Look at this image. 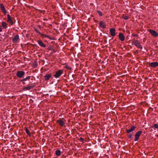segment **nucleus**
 I'll return each instance as SVG.
<instances>
[{
	"instance_id": "obj_31",
	"label": "nucleus",
	"mask_w": 158,
	"mask_h": 158,
	"mask_svg": "<svg viewBox=\"0 0 158 158\" xmlns=\"http://www.w3.org/2000/svg\"><path fill=\"white\" fill-rule=\"evenodd\" d=\"M2 28L1 26L0 25V32H1L2 31Z\"/></svg>"
},
{
	"instance_id": "obj_7",
	"label": "nucleus",
	"mask_w": 158,
	"mask_h": 158,
	"mask_svg": "<svg viewBox=\"0 0 158 158\" xmlns=\"http://www.w3.org/2000/svg\"><path fill=\"white\" fill-rule=\"evenodd\" d=\"M149 31L153 36L155 37H157L158 36V33L155 31L150 29L149 30Z\"/></svg>"
},
{
	"instance_id": "obj_16",
	"label": "nucleus",
	"mask_w": 158,
	"mask_h": 158,
	"mask_svg": "<svg viewBox=\"0 0 158 158\" xmlns=\"http://www.w3.org/2000/svg\"><path fill=\"white\" fill-rule=\"evenodd\" d=\"M37 43L40 47L43 48H45L46 47V45L41 40H38Z\"/></svg>"
},
{
	"instance_id": "obj_26",
	"label": "nucleus",
	"mask_w": 158,
	"mask_h": 158,
	"mask_svg": "<svg viewBox=\"0 0 158 158\" xmlns=\"http://www.w3.org/2000/svg\"><path fill=\"white\" fill-rule=\"evenodd\" d=\"M34 30L37 33H38L39 34H41V32L39 31V30L37 29L35 27H34Z\"/></svg>"
},
{
	"instance_id": "obj_3",
	"label": "nucleus",
	"mask_w": 158,
	"mask_h": 158,
	"mask_svg": "<svg viewBox=\"0 0 158 158\" xmlns=\"http://www.w3.org/2000/svg\"><path fill=\"white\" fill-rule=\"evenodd\" d=\"M25 74V72L22 71H19L16 74L17 77L20 78H22Z\"/></svg>"
},
{
	"instance_id": "obj_14",
	"label": "nucleus",
	"mask_w": 158,
	"mask_h": 158,
	"mask_svg": "<svg viewBox=\"0 0 158 158\" xmlns=\"http://www.w3.org/2000/svg\"><path fill=\"white\" fill-rule=\"evenodd\" d=\"M149 66L152 68H155L158 66V62H153L150 63Z\"/></svg>"
},
{
	"instance_id": "obj_18",
	"label": "nucleus",
	"mask_w": 158,
	"mask_h": 158,
	"mask_svg": "<svg viewBox=\"0 0 158 158\" xmlns=\"http://www.w3.org/2000/svg\"><path fill=\"white\" fill-rule=\"evenodd\" d=\"M19 37L18 35H16L12 39V41L13 43H16L19 40Z\"/></svg>"
},
{
	"instance_id": "obj_9",
	"label": "nucleus",
	"mask_w": 158,
	"mask_h": 158,
	"mask_svg": "<svg viewBox=\"0 0 158 158\" xmlns=\"http://www.w3.org/2000/svg\"><path fill=\"white\" fill-rule=\"evenodd\" d=\"M31 77L30 76H28L24 78L23 79H21L20 81L21 82H22V84L23 85H25L26 84L25 81H29Z\"/></svg>"
},
{
	"instance_id": "obj_8",
	"label": "nucleus",
	"mask_w": 158,
	"mask_h": 158,
	"mask_svg": "<svg viewBox=\"0 0 158 158\" xmlns=\"http://www.w3.org/2000/svg\"><path fill=\"white\" fill-rule=\"evenodd\" d=\"M136 127L135 126H132L130 129H127L126 130V132L127 133L129 134L134 131L136 129Z\"/></svg>"
},
{
	"instance_id": "obj_27",
	"label": "nucleus",
	"mask_w": 158,
	"mask_h": 158,
	"mask_svg": "<svg viewBox=\"0 0 158 158\" xmlns=\"http://www.w3.org/2000/svg\"><path fill=\"white\" fill-rule=\"evenodd\" d=\"M97 12L99 14L100 16H102L103 15L101 11L99 10H98L97 11Z\"/></svg>"
},
{
	"instance_id": "obj_24",
	"label": "nucleus",
	"mask_w": 158,
	"mask_h": 158,
	"mask_svg": "<svg viewBox=\"0 0 158 158\" xmlns=\"http://www.w3.org/2000/svg\"><path fill=\"white\" fill-rule=\"evenodd\" d=\"M122 18L125 20H127L128 19V16L126 15H123Z\"/></svg>"
},
{
	"instance_id": "obj_25",
	"label": "nucleus",
	"mask_w": 158,
	"mask_h": 158,
	"mask_svg": "<svg viewBox=\"0 0 158 158\" xmlns=\"http://www.w3.org/2000/svg\"><path fill=\"white\" fill-rule=\"evenodd\" d=\"M64 68H66L70 70H71L72 69V68L68 65H65V66L64 67Z\"/></svg>"
},
{
	"instance_id": "obj_4",
	"label": "nucleus",
	"mask_w": 158,
	"mask_h": 158,
	"mask_svg": "<svg viewBox=\"0 0 158 158\" xmlns=\"http://www.w3.org/2000/svg\"><path fill=\"white\" fill-rule=\"evenodd\" d=\"M142 133V131H139L136 133L135 135V139L134 141H137L141 135V134Z\"/></svg>"
},
{
	"instance_id": "obj_29",
	"label": "nucleus",
	"mask_w": 158,
	"mask_h": 158,
	"mask_svg": "<svg viewBox=\"0 0 158 158\" xmlns=\"http://www.w3.org/2000/svg\"><path fill=\"white\" fill-rule=\"evenodd\" d=\"M79 140L81 142H84V139L83 138H82V137L80 138Z\"/></svg>"
},
{
	"instance_id": "obj_15",
	"label": "nucleus",
	"mask_w": 158,
	"mask_h": 158,
	"mask_svg": "<svg viewBox=\"0 0 158 158\" xmlns=\"http://www.w3.org/2000/svg\"><path fill=\"white\" fill-rule=\"evenodd\" d=\"M99 26L102 28H105L106 27V25L105 22L102 21H100L99 22Z\"/></svg>"
},
{
	"instance_id": "obj_30",
	"label": "nucleus",
	"mask_w": 158,
	"mask_h": 158,
	"mask_svg": "<svg viewBox=\"0 0 158 158\" xmlns=\"http://www.w3.org/2000/svg\"><path fill=\"white\" fill-rule=\"evenodd\" d=\"M132 35L133 37H136L138 36V35L137 34H133Z\"/></svg>"
},
{
	"instance_id": "obj_1",
	"label": "nucleus",
	"mask_w": 158,
	"mask_h": 158,
	"mask_svg": "<svg viewBox=\"0 0 158 158\" xmlns=\"http://www.w3.org/2000/svg\"><path fill=\"white\" fill-rule=\"evenodd\" d=\"M66 120L63 118H60L56 121V123H58L59 125L61 127L65 126Z\"/></svg>"
},
{
	"instance_id": "obj_5",
	"label": "nucleus",
	"mask_w": 158,
	"mask_h": 158,
	"mask_svg": "<svg viewBox=\"0 0 158 158\" xmlns=\"http://www.w3.org/2000/svg\"><path fill=\"white\" fill-rule=\"evenodd\" d=\"M63 72V70L60 69L56 73L54 76L56 78H58L61 76Z\"/></svg>"
},
{
	"instance_id": "obj_11",
	"label": "nucleus",
	"mask_w": 158,
	"mask_h": 158,
	"mask_svg": "<svg viewBox=\"0 0 158 158\" xmlns=\"http://www.w3.org/2000/svg\"><path fill=\"white\" fill-rule=\"evenodd\" d=\"M34 86V85H33V84H31L30 85H28L27 86L24 87L23 89L26 90H30L32 89Z\"/></svg>"
},
{
	"instance_id": "obj_19",
	"label": "nucleus",
	"mask_w": 158,
	"mask_h": 158,
	"mask_svg": "<svg viewBox=\"0 0 158 158\" xmlns=\"http://www.w3.org/2000/svg\"><path fill=\"white\" fill-rule=\"evenodd\" d=\"M40 35L41 37L42 38H44V37H45V38H48L50 40L52 39L51 37L49 36L48 35H46V34H43L42 33H41V34Z\"/></svg>"
},
{
	"instance_id": "obj_6",
	"label": "nucleus",
	"mask_w": 158,
	"mask_h": 158,
	"mask_svg": "<svg viewBox=\"0 0 158 158\" xmlns=\"http://www.w3.org/2000/svg\"><path fill=\"white\" fill-rule=\"evenodd\" d=\"M7 21L11 25H12L14 24L12 20V18L9 14L7 15Z\"/></svg>"
},
{
	"instance_id": "obj_12",
	"label": "nucleus",
	"mask_w": 158,
	"mask_h": 158,
	"mask_svg": "<svg viewBox=\"0 0 158 158\" xmlns=\"http://www.w3.org/2000/svg\"><path fill=\"white\" fill-rule=\"evenodd\" d=\"M115 29L114 28H111L110 30V33L111 35L113 37L116 35Z\"/></svg>"
},
{
	"instance_id": "obj_20",
	"label": "nucleus",
	"mask_w": 158,
	"mask_h": 158,
	"mask_svg": "<svg viewBox=\"0 0 158 158\" xmlns=\"http://www.w3.org/2000/svg\"><path fill=\"white\" fill-rule=\"evenodd\" d=\"M24 129L25 130L26 133L28 135L29 137H31V133L30 132L29 130L28 129L27 127H25Z\"/></svg>"
},
{
	"instance_id": "obj_17",
	"label": "nucleus",
	"mask_w": 158,
	"mask_h": 158,
	"mask_svg": "<svg viewBox=\"0 0 158 158\" xmlns=\"http://www.w3.org/2000/svg\"><path fill=\"white\" fill-rule=\"evenodd\" d=\"M118 37L120 40L122 41H123L125 40V36L122 33H119L118 35Z\"/></svg>"
},
{
	"instance_id": "obj_13",
	"label": "nucleus",
	"mask_w": 158,
	"mask_h": 158,
	"mask_svg": "<svg viewBox=\"0 0 158 158\" xmlns=\"http://www.w3.org/2000/svg\"><path fill=\"white\" fill-rule=\"evenodd\" d=\"M52 76V74L50 73L49 74H46L44 76V79L45 81H48L50 79Z\"/></svg>"
},
{
	"instance_id": "obj_28",
	"label": "nucleus",
	"mask_w": 158,
	"mask_h": 158,
	"mask_svg": "<svg viewBox=\"0 0 158 158\" xmlns=\"http://www.w3.org/2000/svg\"><path fill=\"white\" fill-rule=\"evenodd\" d=\"M128 137L129 139H131L132 138V134H128Z\"/></svg>"
},
{
	"instance_id": "obj_23",
	"label": "nucleus",
	"mask_w": 158,
	"mask_h": 158,
	"mask_svg": "<svg viewBox=\"0 0 158 158\" xmlns=\"http://www.w3.org/2000/svg\"><path fill=\"white\" fill-rule=\"evenodd\" d=\"M151 128H158V125L157 124L155 123L151 127Z\"/></svg>"
},
{
	"instance_id": "obj_32",
	"label": "nucleus",
	"mask_w": 158,
	"mask_h": 158,
	"mask_svg": "<svg viewBox=\"0 0 158 158\" xmlns=\"http://www.w3.org/2000/svg\"><path fill=\"white\" fill-rule=\"evenodd\" d=\"M38 27L39 28L41 29L42 28V27L40 25H38Z\"/></svg>"
},
{
	"instance_id": "obj_33",
	"label": "nucleus",
	"mask_w": 158,
	"mask_h": 158,
	"mask_svg": "<svg viewBox=\"0 0 158 158\" xmlns=\"http://www.w3.org/2000/svg\"><path fill=\"white\" fill-rule=\"evenodd\" d=\"M51 49V48L50 47H48V50H50Z\"/></svg>"
},
{
	"instance_id": "obj_10",
	"label": "nucleus",
	"mask_w": 158,
	"mask_h": 158,
	"mask_svg": "<svg viewBox=\"0 0 158 158\" xmlns=\"http://www.w3.org/2000/svg\"><path fill=\"white\" fill-rule=\"evenodd\" d=\"M0 8L1 10L3 13L4 15H6V11L2 3L0 4Z\"/></svg>"
},
{
	"instance_id": "obj_22",
	"label": "nucleus",
	"mask_w": 158,
	"mask_h": 158,
	"mask_svg": "<svg viewBox=\"0 0 158 158\" xmlns=\"http://www.w3.org/2000/svg\"><path fill=\"white\" fill-rule=\"evenodd\" d=\"M61 151L58 149L55 151V154L58 156H60L61 155Z\"/></svg>"
},
{
	"instance_id": "obj_2",
	"label": "nucleus",
	"mask_w": 158,
	"mask_h": 158,
	"mask_svg": "<svg viewBox=\"0 0 158 158\" xmlns=\"http://www.w3.org/2000/svg\"><path fill=\"white\" fill-rule=\"evenodd\" d=\"M133 43L137 48L140 49H141L143 48V47L140 44L139 40H134L133 41Z\"/></svg>"
},
{
	"instance_id": "obj_21",
	"label": "nucleus",
	"mask_w": 158,
	"mask_h": 158,
	"mask_svg": "<svg viewBox=\"0 0 158 158\" xmlns=\"http://www.w3.org/2000/svg\"><path fill=\"white\" fill-rule=\"evenodd\" d=\"M2 26L4 29H6L7 27V24L5 22H2Z\"/></svg>"
}]
</instances>
